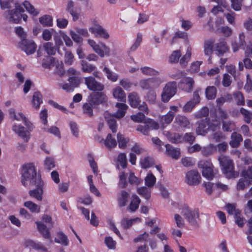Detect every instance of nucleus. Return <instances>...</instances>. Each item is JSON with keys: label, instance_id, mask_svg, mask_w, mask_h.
I'll return each mask as SVG.
<instances>
[{"label": "nucleus", "instance_id": "nucleus-11", "mask_svg": "<svg viewBox=\"0 0 252 252\" xmlns=\"http://www.w3.org/2000/svg\"><path fill=\"white\" fill-rule=\"evenodd\" d=\"M201 177L196 170H190L186 174V182L189 186H196L200 182Z\"/></svg>", "mask_w": 252, "mask_h": 252}, {"label": "nucleus", "instance_id": "nucleus-45", "mask_svg": "<svg viewBox=\"0 0 252 252\" xmlns=\"http://www.w3.org/2000/svg\"><path fill=\"white\" fill-rule=\"evenodd\" d=\"M240 112L244 117V121L247 124L250 123L252 120V112L242 107L240 109Z\"/></svg>", "mask_w": 252, "mask_h": 252}, {"label": "nucleus", "instance_id": "nucleus-31", "mask_svg": "<svg viewBox=\"0 0 252 252\" xmlns=\"http://www.w3.org/2000/svg\"><path fill=\"white\" fill-rule=\"evenodd\" d=\"M165 147L166 152L169 156L175 159H178L179 158L180 153L178 149L174 148L169 144H166Z\"/></svg>", "mask_w": 252, "mask_h": 252}, {"label": "nucleus", "instance_id": "nucleus-46", "mask_svg": "<svg viewBox=\"0 0 252 252\" xmlns=\"http://www.w3.org/2000/svg\"><path fill=\"white\" fill-rule=\"evenodd\" d=\"M136 221H140V219L136 218L128 220L126 218H124L121 220V223L123 228L127 229L131 227L132 224Z\"/></svg>", "mask_w": 252, "mask_h": 252}, {"label": "nucleus", "instance_id": "nucleus-6", "mask_svg": "<svg viewBox=\"0 0 252 252\" xmlns=\"http://www.w3.org/2000/svg\"><path fill=\"white\" fill-rule=\"evenodd\" d=\"M177 92V83L175 81L167 83L164 87L161 94V100L163 102L169 101Z\"/></svg>", "mask_w": 252, "mask_h": 252}, {"label": "nucleus", "instance_id": "nucleus-19", "mask_svg": "<svg viewBox=\"0 0 252 252\" xmlns=\"http://www.w3.org/2000/svg\"><path fill=\"white\" fill-rule=\"evenodd\" d=\"M194 81L191 77H185L179 83V87L183 90L189 93L193 89Z\"/></svg>", "mask_w": 252, "mask_h": 252}, {"label": "nucleus", "instance_id": "nucleus-49", "mask_svg": "<svg viewBox=\"0 0 252 252\" xmlns=\"http://www.w3.org/2000/svg\"><path fill=\"white\" fill-rule=\"evenodd\" d=\"M94 104L89 101L83 105V113L88 117H92L93 115V106Z\"/></svg>", "mask_w": 252, "mask_h": 252}, {"label": "nucleus", "instance_id": "nucleus-16", "mask_svg": "<svg viewBox=\"0 0 252 252\" xmlns=\"http://www.w3.org/2000/svg\"><path fill=\"white\" fill-rule=\"evenodd\" d=\"M170 109L168 112L161 117L160 122L162 124H170L175 117V113L179 111L178 107L173 105L170 107Z\"/></svg>", "mask_w": 252, "mask_h": 252}, {"label": "nucleus", "instance_id": "nucleus-42", "mask_svg": "<svg viewBox=\"0 0 252 252\" xmlns=\"http://www.w3.org/2000/svg\"><path fill=\"white\" fill-rule=\"evenodd\" d=\"M250 184H251V182L250 181V180L243 177L239 180L237 183V189L238 190H244L246 188L249 186Z\"/></svg>", "mask_w": 252, "mask_h": 252}, {"label": "nucleus", "instance_id": "nucleus-21", "mask_svg": "<svg viewBox=\"0 0 252 252\" xmlns=\"http://www.w3.org/2000/svg\"><path fill=\"white\" fill-rule=\"evenodd\" d=\"M209 128H212V125L210 124L209 119L205 118L198 124L196 132L198 135H204L207 133Z\"/></svg>", "mask_w": 252, "mask_h": 252}, {"label": "nucleus", "instance_id": "nucleus-52", "mask_svg": "<svg viewBox=\"0 0 252 252\" xmlns=\"http://www.w3.org/2000/svg\"><path fill=\"white\" fill-rule=\"evenodd\" d=\"M234 219H235V222L237 225L240 227H242L244 226L245 222L246 220L245 218L242 216L241 214V211L240 212H237V214H236L234 216Z\"/></svg>", "mask_w": 252, "mask_h": 252}, {"label": "nucleus", "instance_id": "nucleus-56", "mask_svg": "<svg viewBox=\"0 0 252 252\" xmlns=\"http://www.w3.org/2000/svg\"><path fill=\"white\" fill-rule=\"evenodd\" d=\"M23 5H24L26 10L31 14L33 16H37L39 14V11L35 9L33 5H32L29 1H25Z\"/></svg>", "mask_w": 252, "mask_h": 252}, {"label": "nucleus", "instance_id": "nucleus-15", "mask_svg": "<svg viewBox=\"0 0 252 252\" xmlns=\"http://www.w3.org/2000/svg\"><path fill=\"white\" fill-rule=\"evenodd\" d=\"M89 31L96 37H102L106 39L109 37V34L107 31L100 25L94 24L89 29Z\"/></svg>", "mask_w": 252, "mask_h": 252}, {"label": "nucleus", "instance_id": "nucleus-18", "mask_svg": "<svg viewBox=\"0 0 252 252\" xmlns=\"http://www.w3.org/2000/svg\"><path fill=\"white\" fill-rule=\"evenodd\" d=\"M174 124L175 126L178 128H185L189 127L190 122L186 116L178 115L175 117Z\"/></svg>", "mask_w": 252, "mask_h": 252}, {"label": "nucleus", "instance_id": "nucleus-8", "mask_svg": "<svg viewBox=\"0 0 252 252\" xmlns=\"http://www.w3.org/2000/svg\"><path fill=\"white\" fill-rule=\"evenodd\" d=\"M199 168L202 169L203 177L208 180H212L214 176L213 165L210 160H202L198 164Z\"/></svg>", "mask_w": 252, "mask_h": 252}, {"label": "nucleus", "instance_id": "nucleus-41", "mask_svg": "<svg viewBox=\"0 0 252 252\" xmlns=\"http://www.w3.org/2000/svg\"><path fill=\"white\" fill-rule=\"evenodd\" d=\"M40 23L44 27L53 26V18L49 15H45L39 18Z\"/></svg>", "mask_w": 252, "mask_h": 252}, {"label": "nucleus", "instance_id": "nucleus-1", "mask_svg": "<svg viewBox=\"0 0 252 252\" xmlns=\"http://www.w3.org/2000/svg\"><path fill=\"white\" fill-rule=\"evenodd\" d=\"M42 180L41 176L37 175L36 169L33 163H27L22 167L21 183L25 187L28 183L30 185L35 183L38 180Z\"/></svg>", "mask_w": 252, "mask_h": 252}, {"label": "nucleus", "instance_id": "nucleus-64", "mask_svg": "<svg viewBox=\"0 0 252 252\" xmlns=\"http://www.w3.org/2000/svg\"><path fill=\"white\" fill-rule=\"evenodd\" d=\"M117 141L120 148H124L128 142V140L120 133L117 134Z\"/></svg>", "mask_w": 252, "mask_h": 252}, {"label": "nucleus", "instance_id": "nucleus-27", "mask_svg": "<svg viewBox=\"0 0 252 252\" xmlns=\"http://www.w3.org/2000/svg\"><path fill=\"white\" fill-rule=\"evenodd\" d=\"M103 142L105 146L109 149L114 148L117 146V141L111 133H108L105 140L102 139L100 142Z\"/></svg>", "mask_w": 252, "mask_h": 252}, {"label": "nucleus", "instance_id": "nucleus-55", "mask_svg": "<svg viewBox=\"0 0 252 252\" xmlns=\"http://www.w3.org/2000/svg\"><path fill=\"white\" fill-rule=\"evenodd\" d=\"M137 193L147 200L151 197V191L146 187L139 188L137 189Z\"/></svg>", "mask_w": 252, "mask_h": 252}, {"label": "nucleus", "instance_id": "nucleus-5", "mask_svg": "<svg viewBox=\"0 0 252 252\" xmlns=\"http://www.w3.org/2000/svg\"><path fill=\"white\" fill-rule=\"evenodd\" d=\"M128 100L129 105L133 108H138L139 110L144 112L146 114L148 113V106L145 102L141 104V100L135 92H133L128 95Z\"/></svg>", "mask_w": 252, "mask_h": 252}, {"label": "nucleus", "instance_id": "nucleus-58", "mask_svg": "<svg viewBox=\"0 0 252 252\" xmlns=\"http://www.w3.org/2000/svg\"><path fill=\"white\" fill-rule=\"evenodd\" d=\"M195 140V137L193 133L191 132H187L186 133L184 136H182V142H185L186 143H189L190 144L193 143Z\"/></svg>", "mask_w": 252, "mask_h": 252}, {"label": "nucleus", "instance_id": "nucleus-36", "mask_svg": "<svg viewBox=\"0 0 252 252\" xmlns=\"http://www.w3.org/2000/svg\"><path fill=\"white\" fill-rule=\"evenodd\" d=\"M191 56V48L188 46L186 54L181 59L180 64L185 67L187 66L188 62L189 61Z\"/></svg>", "mask_w": 252, "mask_h": 252}, {"label": "nucleus", "instance_id": "nucleus-14", "mask_svg": "<svg viewBox=\"0 0 252 252\" xmlns=\"http://www.w3.org/2000/svg\"><path fill=\"white\" fill-rule=\"evenodd\" d=\"M200 96L198 91L193 92L192 99L188 101L183 107V111L184 113H189L195 106L199 103Z\"/></svg>", "mask_w": 252, "mask_h": 252}, {"label": "nucleus", "instance_id": "nucleus-29", "mask_svg": "<svg viewBox=\"0 0 252 252\" xmlns=\"http://www.w3.org/2000/svg\"><path fill=\"white\" fill-rule=\"evenodd\" d=\"M222 129L225 132H231L236 129L234 122L230 120L222 121Z\"/></svg>", "mask_w": 252, "mask_h": 252}, {"label": "nucleus", "instance_id": "nucleus-43", "mask_svg": "<svg viewBox=\"0 0 252 252\" xmlns=\"http://www.w3.org/2000/svg\"><path fill=\"white\" fill-rule=\"evenodd\" d=\"M43 47L47 54L50 55H54L56 52V48L52 42H48L45 43Z\"/></svg>", "mask_w": 252, "mask_h": 252}, {"label": "nucleus", "instance_id": "nucleus-28", "mask_svg": "<svg viewBox=\"0 0 252 252\" xmlns=\"http://www.w3.org/2000/svg\"><path fill=\"white\" fill-rule=\"evenodd\" d=\"M116 107L118 108V110L114 115L115 117L118 119H120L124 117L128 108L127 105L123 103H117Z\"/></svg>", "mask_w": 252, "mask_h": 252}, {"label": "nucleus", "instance_id": "nucleus-50", "mask_svg": "<svg viewBox=\"0 0 252 252\" xmlns=\"http://www.w3.org/2000/svg\"><path fill=\"white\" fill-rule=\"evenodd\" d=\"M156 182V178L152 173H149L145 178V185L149 188L153 187Z\"/></svg>", "mask_w": 252, "mask_h": 252}, {"label": "nucleus", "instance_id": "nucleus-53", "mask_svg": "<svg viewBox=\"0 0 252 252\" xmlns=\"http://www.w3.org/2000/svg\"><path fill=\"white\" fill-rule=\"evenodd\" d=\"M55 32L56 31L53 29H45L42 32V37L45 41H49Z\"/></svg>", "mask_w": 252, "mask_h": 252}, {"label": "nucleus", "instance_id": "nucleus-9", "mask_svg": "<svg viewBox=\"0 0 252 252\" xmlns=\"http://www.w3.org/2000/svg\"><path fill=\"white\" fill-rule=\"evenodd\" d=\"M85 84L88 89L94 92H101L104 89V85L97 81L94 77L89 76L84 78Z\"/></svg>", "mask_w": 252, "mask_h": 252}, {"label": "nucleus", "instance_id": "nucleus-2", "mask_svg": "<svg viewBox=\"0 0 252 252\" xmlns=\"http://www.w3.org/2000/svg\"><path fill=\"white\" fill-rule=\"evenodd\" d=\"M219 161L222 167L223 173L227 178H235L238 176V173L234 171L233 161L229 158L221 156L219 158Z\"/></svg>", "mask_w": 252, "mask_h": 252}, {"label": "nucleus", "instance_id": "nucleus-4", "mask_svg": "<svg viewBox=\"0 0 252 252\" xmlns=\"http://www.w3.org/2000/svg\"><path fill=\"white\" fill-rule=\"evenodd\" d=\"M23 7L18 3H15V9L4 13L5 18L10 22L19 23L22 19V13L24 12Z\"/></svg>", "mask_w": 252, "mask_h": 252}, {"label": "nucleus", "instance_id": "nucleus-23", "mask_svg": "<svg viewBox=\"0 0 252 252\" xmlns=\"http://www.w3.org/2000/svg\"><path fill=\"white\" fill-rule=\"evenodd\" d=\"M104 116L105 120L107 121V124L113 133H115L117 130V122L115 119L116 118L114 115L105 112L104 113Z\"/></svg>", "mask_w": 252, "mask_h": 252}, {"label": "nucleus", "instance_id": "nucleus-24", "mask_svg": "<svg viewBox=\"0 0 252 252\" xmlns=\"http://www.w3.org/2000/svg\"><path fill=\"white\" fill-rule=\"evenodd\" d=\"M243 141L242 135L236 132H233L231 135V140L229 144L232 148H237Z\"/></svg>", "mask_w": 252, "mask_h": 252}, {"label": "nucleus", "instance_id": "nucleus-30", "mask_svg": "<svg viewBox=\"0 0 252 252\" xmlns=\"http://www.w3.org/2000/svg\"><path fill=\"white\" fill-rule=\"evenodd\" d=\"M214 41L213 40H208L204 42V52L206 56H209V61H210L211 55L213 53V47Z\"/></svg>", "mask_w": 252, "mask_h": 252}, {"label": "nucleus", "instance_id": "nucleus-61", "mask_svg": "<svg viewBox=\"0 0 252 252\" xmlns=\"http://www.w3.org/2000/svg\"><path fill=\"white\" fill-rule=\"evenodd\" d=\"M117 161L123 168H126L127 165V159L126 154H120L117 158Z\"/></svg>", "mask_w": 252, "mask_h": 252}, {"label": "nucleus", "instance_id": "nucleus-38", "mask_svg": "<svg viewBox=\"0 0 252 252\" xmlns=\"http://www.w3.org/2000/svg\"><path fill=\"white\" fill-rule=\"evenodd\" d=\"M168 140L173 143H179L182 142V136L179 133H171L167 132L166 134Z\"/></svg>", "mask_w": 252, "mask_h": 252}, {"label": "nucleus", "instance_id": "nucleus-33", "mask_svg": "<svg viewBox=\"0 0 252 252\" xmlns=\"http://www.w3.org/2000/svg\"><path fill=\"white\" fill-rule=\"evenodd\" d=\"M233 97L237 105L244 106L245 104V97L243 94L239 91L233 93Z\"/></svg>", "mask_w": 252, "mask_h": 252}, {"label": "nucleus", "instance_id": "nucleus-39", "mask_svg": "<svg viewBox=\"0 0 252 252\" xmlns=\"http://www.w3.org/2000/svg\"><path fill=\"white\" fill-rule=\"evenodd\" d=\"M55 241L65 246H68L69 244L67 236L62 232L57 234V237L55 239Z\"/></svg>", "mask_w": 252, "mask_h": 252}, {"label": "nucleus", "instance_id": "nucleus-62", "mask_svg": "<svg viewBox=\"0 0 252 252\" xmlns=\"http://www.w3.org/2000/svg\"><path fill=\"white\" fill-rule=\"evenodd\" d=\"M120 85L122 86L126 90H129L130 88L134 85L136 86V84L131 82L128 79H123L120 81Z\"/></svg>", "mask_w": 252, "mask_h": 252}, {"label": "nucleus", "instance_id": "nucleus-57", "mask_svg": "<svg viewBox=\"0 0 252 252\" xmlns=\"http://www.w3.org/2000/svg\"><path fill=\"white\" fill-rule=\"evenodd\" d=\"M140 70L142 73L145 75H156L158 74V71L148 66L141 67Z\"/></svg>", "mask_w": 252, "mask_h": 252}, {"label": "nucleus", "instance_id": "nucleus-22", "mask_svg": "<svg viewBox=\"0 0 252 252\" xmlns=\"http://www.w3.org/2000/svg\"><path fill=\"white\" fill-rule=\"evenodd\" d=\"M25 245L26 247L33 249L40 252H47V249L39 242L34 241L32 240H28L25 241Z\"/></svg>", "mask_w": 252, "mask_h": 252}, {"label": "nucleus", "instance_id": "nucleus-35", "mask_svg": "<svg viewBox=\"0 0 252 252\" xmlns=\"http://www.w3.org/2000/svg\"><path fill=\"white\" fill-rule=\"evenodd\" d=\"M128 197L129 194L127 192L124 190L122 191L118 197L119 206L121 207L126 206L127 202Z\"/></svg>", "mask_w": 252, "mask_h": 252}, {"label": "nucleus", "instance_id": "nucleus-40", "mask_svg": "<svg viewBox=\"0 0 252 252\" xmlns=\"http://www.w3.org/2000/svg\"><path fill=\"white\" fill-rule=\"evenodd\" d=\"M216 151V146L213 144H210L203 147L201 150V153L204 156L208 157L212 155Z\"/></svg>", "mask_w": 252, "mask_h": 252}, {"label": "nucleus", "instance_id": "nucleus-25", "mask_svg": "<svg viewBox=\"0 0 252 252\" xmlns=\"http://www.w3.org/2000/svg\"><path fill=\"white\" fill-rule=\"evenodd\" d=\"M37 228L39 232L41 234L43 237L45 239H49L51 238V234L49 229L42 222L36 221Z\"/></svg>", "mask_w": 252, "mask_h": 252}, {"label": "nucleus", "instance_id": "nucleus-17", "mask_svg": "<svg viewBox=\"0 0 252 252\" xmlns=\"http://www.w3.org/2000/svg\"><path fill=\"white\" fill-rule=\"evenodd\" d=\"M12 129L20 137H22L23 140L27 142L30 139V130L27 127L26 128L21 125H14Z\"/></svg>", "mask_w": 252, "mask_h": 252}, {"label": "nucleus", "instance_id": "nucleus-59", "mask_svg": "<svg viewBox=\"0 0 252 252\" xmlns=\"http://www.w3.org/2000/svg\"><path fill=\"white\" fill-rule=\"evenodd\" d=\"M225 207L228 213L234 216L237 214V212L241 211L239 209L236 208V205L235 204L228 203Z\"/></svg>", "mask_w": 252, "mask_h": 252}, {"label": "nucleus", "instance_id": "nucleus-44", "mask_svg": "<svg viewBox=\"0 0 252 252\" xmlns=\"http://www.w3.org/2000/svg\"><path fill=\"white\" fill-rule=\"evenodd\" d=\"M132 197L128 208L131 211L134 212L138 208L141 200L136 195H133Z\"/></svg>", "mask_w": 252, "mask_h": 252}, {"label": "nucleus", "instance_id": "nucleus-3", "mask_svg": "<svg viewBox=\"0 0 252 252\" xmlns=\"http://www.w3.org/2000/svg\"><path fill=\"white\" fill-rule=\"evenodd\" d=\"M181 214L192 226L198 227L199 222V214L198 209L190 210L189 206L185 205L181 211Z\"/></svg>", "mask_w": 252, "mask_h": 252}, {"label": "nucleus", "instance_id": "nucleus-60", "mask_svg": "<svg viewBox=\"0 0 252 252\" xmlns=\"http://www.w3.org/2000/svg\"><path fill=\"white\" fill-rule=\"evenodd\" d=\"M146 100L151 104H154L156 101L157 95L154 90H150L146 94Z\"/></svg>", "mask_w": 252, "mask_h": 252}, {"label": "nucleus", "instance_id": "nucleus-63", "mask_svg": "<svg viewBox=\"0 0 252 252\" xmlns=\"http://www.w3.org/2000/svg\"><path fill=\"white\" fill-rule=\"evenodd\" d=\"M211 138L215 142H218L221 140L225 139V137L222 132L220 130L213 132L211 135Z\"/></svg>", "mask_w": 252, "mask_h": 252}, {"label": "nucleus", "instance_id": "nucleus-32", "mask_svg": "<svg viewBox=\"0 0 252 252\" xmlns=\"http://www.w3.org/2000/svg\"><path fill=\"white\" fill-rule=\"evenodd\" d=\"M32 102L33 107L39 108L40 104L42 103V96L40 92H36L33 94Z\"/></svg>", "mask_w": 252, "mask_h": 252}, {"label": "nucleus", "instance_id": "nucleus-13", "mask_svg": "<svg viewBox=\"0 0 252 252\" xmlns=\"http://www.w3.org/2000/svg\"><path fill=\"white\" fill-rule=\"evenodd\" d=\"M9 115L10 117L14 120L23 121L25 125L30 130L33 129V126L32 124L27 119L22 113L19 112L16 114L15 110L13 108H11L9 110Z\"/></svg>", "mask_w": 252, "mask_h": 252}, {"label": "nucleus", "instance_id": "nucleus-20", "mask_svg": "<svg viewBox=\"0 0 252 252\" xmlns=\"http://www.w3.org/2000/svg\"><path fill=\"white\" fill-rule=\"evenodd\" d=\"M90 101L94 106L101 104L107 100L106 95L101 92L93 93L90 95Z\"/></svg>", "mask_w": 252, "mask_h": 252}, {"label": "nucleus", "instance_id": "nucleus-12", "mask_svg": "<svg viewBox=\"0 0 252 252\" xmlns=\"http://www.w3.org/2000/svg\"><path fill=\"white\" fill-rule=\"evenodd\" d=\"M19 46L27 55L33 54L36 49V45L33 41L27 39H22L19 43Z\"/></svg>", "mask_w": 252, "mask_h": 252}, {"label": "nucleus", "instance_id": "nucleus-48", "mask_svg": "<svg viewBox=\"0 0 252 252\" xmlns=\"http://www.w3.org/2000/svg\"><path fill=\"white\" fill-rule=\"evenodd\" d=\"M24 206L28 208L32 213H38L40 212V206L32 201H28L25 202L24 203Z\"/></svg>", "mask_w": 252, "mask_h": 252}, {"label": "nucleus", "instance_id": "nucleus-37", "mask_svg": "<svg viewBox=\"0 0 252 252\" xmlns=\"http://www.w3.org/2000/svg\"><path fill=\"white\" fill-rule=\"evenodd\" d=\"M81 68L85 73H90L94 71L96 66L88 63L86 61L82 60L81 63Z\"/></svg>", "mask_w": 252, "mask_h": 252}, {"label": "nucleus", "instance_id": "nucleus-47", "mask_svg": "<svg viewBox=\"0 0 252 252\" xmlns=\"http://www.w3.org/2000/svg\"><path fill=\"white\" fill-rule=\"evenodd\" d=\"M103 71L105 73L109 80L112 82H116L117 81L119 78L118 74L112 72L107 67H104Z\"/></svg>", "mask_w": 252, "mask_h": 252}, {"label": "nucleus", "instance_id": "nucleus-7", "mask_svg": "<svg viewBox=\"0 0 252 252\" xmlns=\"http://www.w3.org/2000/svg\"><path fill=\"white\" fill-rule=\"evenodd\" d=\"M163 82L160 77L143 79L139 81V85L143 90H153L158 88Z\"/></svg>", "mask_w": 252, "mask_h": 252}, {"label": "nucleus", "instance_id": "nucleus-54", "mask_svg": "<svg viewBox=\"0 0 252 252\" xmlns=\"http://www.w3.org/2000/svg\"><path fill=\"white\" fill-rule=\"evenodd\" d=\"M154 163L152 158L149 157H145L140 161V164L143 168H147L152 166Z\"/></svg>", "mask_w": 252, "mask_h": 252}, {"label": "nucleus", "instance_id": "nucleus-51", "mask_svg": "<svg viewBox=\"0 0 252 252\" xmlns=\"http://www.w3.org/2000/svg\"><path fill=\"white\" fill-rule=\"evenodd\" d=\"M206 96L208 99H214L216 95L217 90L214 86H209L206 89Z\"/></svg>", "mask_w": 252, "mask_h": 252}, {"label": "nucleus", "instance_id": "nucleus-34", "mask_svg": "<svg viewBox=\"0 0 252 252\" xmlns=\"http://www.w3.org/2000/svg\"><path fill=\"white\" fill-rule=\"evenodd\" d=\"M216 50L219 56H221L228 51L227 43L225 41H222L215 45Z\"/></svg>", "mask_w": 252, "mask_h": 252}, {"label": "nucleus", "instance_id": "nucleus-10", "mask_svg": "<svg viewBox=\"0 0 252 252\" xmlns=\"http://www.w3.org/2000/svg\"><path fill=\"white\" fill-rule=\"evenodd\" d=\"M31 185L35 186L36 189L30 190V195L31 197L36 198L38 200H41L42 199V194H43V181L42 180L38 179L36 183L32 184Z\"/></svg>", "mask_w": 252, "mask_h": 252}, {"label": "nucleus", "instance_id": "nucleus-26", "mask_svg": "<svg viewBox=\"0 0 252 252\" xmlns=\"http://www.w3.org/2000/svg\"><path fill=\"white\" fill-rule=\"evenodd\" d=\"M113 95L119 101H125L126 94L120 87H117L113 90Z\"/></svg>", "mask_w": 252, "mask_h": 252}]
</instances>
